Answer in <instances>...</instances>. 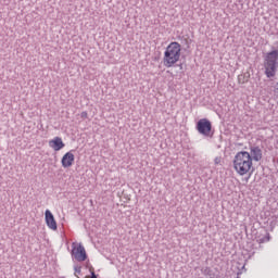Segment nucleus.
Returning <instances> with one entry per match:
<instances>
[{"label": "nucleus", "instance_id": "1", "mask_svg": "<svg viewBox=\"0 0 278 278\" xmlns=\"http://www.w3.org/2000/svg\"><path fill=\"white\" fill-rule=\"evenodd\" d=\"M233 168L238 175H247L250 170H253V159L247 151L238 152L233 159Z\"/></svg>", "mask_w": 278, "mask_h": 278}, {"label": "nucleus", "instance_id": "2", "mask_svg": "<svg viewBox=\"0 0 278 278\" xmlns=\"http://www.w3.org/2000/svg\"><path fill=\"white\" fill-rule=\"evenodd\" d=\"M180 58L181 45L177 41H172L164 52L163 64L166 66V68H170L179 62Z\"/></svg>", "mask_w": 278, "mask_h": 278}, {"label": "nucleus", "instance_id": "3", "mask_svg": "<svg viewBox=\"0 0 278 278\" xmlns=\"http://www.w3.org/2000/svg\"><path fill=\"white\" fill-rule=\"evenodd\" d=\"M264 73L267 79L277 76L278 71V49L271 50L264 55L263 61Z\"/></svg>", "mask_w": 278, "mask_h": 278}, {"label": "nucleus", "instance_id": "4", "mask_svg": "<svg viewBox=\"0 0 278 278\" xmlns=\"http://www.w3.org/2000/svg\"><path fill=\"white\" fill-rule=\"evenodd\" d=\"M197 130L201 134V136H205V138L212 137V122L207 118H202L197 123Z\"/></svg>", "mask_w": 278, "mask_h": 278}, {"label": "nucleus", "instance_id": "5", "mask_svg": "<svg viewBox=\"0 0 278 278\" xmlns=\"http://www.w3.org/2000/svg\"><path fill=\"white\" fill-rule=\"evenodd\" d=\"M72 247V257H74L76 262H86V260H88V254H86V248H84L81 243H73Z\"/></svg>", "mask_w": 278, "mask_h": 278}, {"label": "nucleus", "instance_id": "6", "mask_svg": "<svg viewBox=\"0 0 278 278\" xmlns=\"http://www.w3.org/2000/svg\"><path fill=\"white\" fill-rule=\"evenodd\" d=\"M74 163H75V154H73V151L65 153L61 160V164L63 168H71V166H73Z\"/></svg>", "mask_w": 278, "mask_h": 278}, {"label": "nucleus", "instance_id": "7", "mask_svg": "<svg viewBox=\"0 0 278 278\" xmlns=\"http://www.w3.org/2000/svg\"><path fill=\"white\" fill-rule=\"evenodd\" d=\"M249 154L252 162H260L263 157L262 148H260V146H251Z\"/></svg>", "mask_w": 278, "mask_h": 278}, {"label": "nucleus", "instance_id": "8", "mask_svg": "<svg viewBox=\"0 0 278 278\" xmlns=\"http://www.w3.org/2000/svg\"><path fill=\"white\" fill-rule=\"evenodd\" d=\"M46 216V223L49 229H52L53 231L58 230V223L55 222V217L53 216V213L51 211L47 210L45 213Z\"/></svg>", "mask_w": 278, "mask_h": 278}, {"label": "nucleus", "instance_id": "9", "mask_svg": "<svg viewBox=\"0 0 278 278\" xmlns=\"http://www.w3.org/2000/svg\"><path fill=\"white\" fill-rule=\"evenodd\" d=\"M49 147L53 149V151H62V148L65 147V144L60 137H54L49 141Z\"/></svg>", "mask_w": 278, "mask_h": 278}, {"label": "nucleus", "instance_id": "10", "mask_svg": "<svg viewBox=\"0 0 278 278\" xmlns=\"http://www.w3.org/2000/svg\"><path fill=\"white\" fill-rule=\"evenodd\" d=\"M258 244H264V242H270V233L265 232L263 237L257 238Z\"/></svg>", "mask_w": 278, "mask_h": 278}, {"label": "nucleus", "instance_id": "11", "mask_svg": "<svg viewBox=\"0 0 278 278\" xmlns=\"http://www.w3.org/2000/svg\"><path fill=\"white\" fill-rule=\"evenodd\" d=\"M274 97L278 100V81L274 85Z\"/></svg>", "mask_w": 278, "mask_h": 278}, {"label": "nucleus", "instance_id": "12", "mask_svg": "<svg viewBox=\"0 0 278 278\" xmlns=\"http://www.w3.org/2000/svg\"><path fill=\"white\" fill-rule=\"evenodd\" d=\"M74 270H75V275H81V266H75Z\"/></svg>", "mask_w": 278, "mask_h": 278}, {"label": "nucleus", "instance_id": "13", "mask_svg": "<svg viewBox=\"0 0 278 278\" xmlns=\"http://www.w3.org/2000/svg\"><path fill=\"white\" fill-rule=\"evenodd\" d=\"M80 117L84 118V119L88 118V112L83 111V112L80 113Z\"/></svg>", "mask_w": 278, "mask_h": 278}, {"label": "nucleus", "instance_id": "14", "mask_svg": "<svg viewBox=\"0 0 278 278\" xmlns=\"http://www.w3.org/2000/svg\"><path fill=\"white\" fill-rule=\"evenodd\" d=\"M214 163H215L216 165L220 164V157H215Z\"/></svg>", "mask_w": 278, "mask_h": 278}]
</instances>
